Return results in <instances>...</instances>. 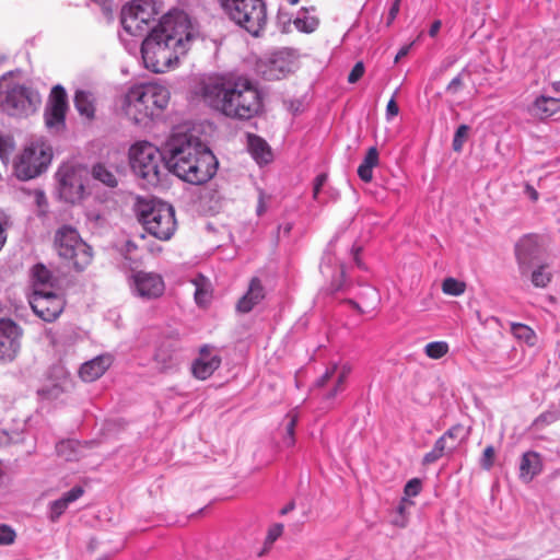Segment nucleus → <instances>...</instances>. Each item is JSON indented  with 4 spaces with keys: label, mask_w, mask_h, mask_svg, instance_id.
Segmentation results:
<instances>
[{
    "label": "nucleus",
    "mask_w": 560,
    "mask_h": 560,
    "mask_svg": "<svg viewBox=\"0 0 560 560\" xmlns=\"http://www.w3.org/2000/svg\"><path fill=\"white\" fill-rule=\"evenodd\" d=\"M409 49H410V45H407V46H404L399 49V51L397 52L396 57H395V62H397L399 59H401L402 57L407 56L408 52H409Z\"/></svg>",
    "instance_id": "nucleus-62"
},
{
    "label": "nucleus",
    "mask_w": 560,
    "mask_h": 560,
    "mask_svg": "<svg viewBox=\"0 0 560 560\" xmlns=\"http://www.w3.org/2000/svg\"><path fill=\"white\" fill-rule=\"evenodd\" d=\"M441 25H442V23L439 20H436L432 23V25L429 30V34L431 37H434L439 33Z\"/></svg>",
    "instance_id": "nucleus-61"
},
{
    "label": "nucleus",
    "mask_w": 560,
    "mask_h": 560,
    "mask_svg": "<svg viewBox=\"0 0 560 560\" xmlns=\"http://www.w3.org/2000/svg\"><path fill=\"white\" fill-rule=\"evenodd\" d=\"M515 256L520 275H528L540 260V246L537 236L526 235L515 245Z\"/></svg>",
    "instance_id": "nucleus-17"
},
{
    "label": "nucleus",
    "mask_w": 560,
    "mask_h": 560,
    "mask_svg": "<svg viewBox=\"0 0 560 560\" xmlns=\"http://www.w3.org/2000/svg\"><path fill=\"white\" fill-rule=\"evenodd\" d=\"M469 130L470 128L467 125H460L457 127L452 143L455 152H460L463 150L464 143L468 139Z\"/></svg>",
    "instance_id": "nucleus-43"
},
{
    "label": "nucleus",
    "mask_w": 560,
    "mask_h": 560,
    "mask_svg": "<svg viewBox=\"0 0 560 560\" xmlns=\"http://www.w3.org/2000/svg\"><path fill=\"white\" fill-rule=\"evenodd\" d=\"M448 343L445 341H432L425 345L424 353L433 360H439L447 354Z\"/></svg>",
    "instance_id": "nucleus-39"
},
{
    "label": "nucleus",
    "mask_w": 560,
    "mask_h": 560,
    "mask_svg": "<svg viewBox=\"0 0 560 560\" xmlns=\"http://www.w3.org/2000/svg\"><path fill=\"white\" fill-rule=\"evenodd\" d=\"M10 226L9 217L3 212L0 211V250L3 248L4 244L7 243L8 237V229Z\"/></svg>",
    "instance_id": "nucleus-48"
},
{
    "label": "nucleus",
    "mask_w": 560,
    "mask_h": 560,
    "mask_svg": "<svg viewBox=\"0 0 560 560\" xmlns=\"http://www.w3.org/2000/svg\"><path fill=\"white\" fill-rule=\"evenodd\" d=\"M462 88H463V80H462V75L458 74L448 83V85L446 86V91L451 94H456L462 90Z\"/></svg>",
    "instance_id": "nucleus-55"
},
{
    "label": "nucleus",
    "mask_w": 560,
    "mask_h": 560,
    "mask_svg": "<svg viewBox=\"0 0 560 560\" xmlns=\"http://www.w3.org/2000/svg\"><path fill=\"white\" fill-rule=\"evenodd\" d=\"M521 276L529 279L536 288H546L552 278L550 266L544 261L535 264L528 275Z\"/></svg>",
    "instance_id": "nucleus-30"
},
{
    "label": "nucleus",
    "mask_w": 560,
    "mask_h": 560,
    "mask_svg": "<svg viewBox=\"0 0 560 560\" xmlns=\"http://www.w3.org/2000/svg\"><path fill=\"white\" fill-rule=\"evenodd\" d=\"M72 388L69 371L61 364L54 365L48 372L47 381L37 389L42 399L55 400Z\"/></svg>",
    "instance_id": "nucleus-13"
},
{
    "label": "nucleus",
    "mask_w": 560,
    "mask_h": 560,
    "mask_svg": "<svg viewBox=\"0 0 560 560\" xmlns=\"http://www.w3.org/2000/svg\"><path fill=\"white\" fill-rule=\"evenodd\" d=\"M92 176L94 179L112 188L116 187L118 184L115 174L103 164H96L93 166Z\"/></svg>",
    "instance_id": "nucleus-37"
},
{
    "label": "nucleus",
    "mask_w": 560,
    "mask_h": 560,
    "mask_svg": "<svg viewBox=\"0 0 560 560\" xmlns=\"http://www.w3.org/2000/svg\"><path fill=\"white\" fill-rule=\"evenodd\" d=\"M226 16L237 26L257 37L268 21L267 5L264 0H219Z\"/></svg>",
    "instance_id": "nucleus-6"
},
{
    "label": "nucleus",
    "mask_w": 560,
    "mask_h": 560,
    "mask_svg": "<svg viewBox=\"0 0 560 560\" xmlns=\"http://www.w3.org/2000/svg\"><path fill=\"white\" fill-rule=\"evenodd\" d=\"M293 63L280 51L259 66L261 74L268 80H279L292 71Z\"/></svg>",
    "instance_id": "nucleus-21"
},
{
    "label": "nucleus",
    "mask_w": 560,
    "mask_h": 560,
    "mask_svg": "<svg viewBox=\"0 0 560 560\" xmlns=\"http://www.w3.org/2000/svg\"><path fill=\"white\" fill-rule=\"evenodd\" d=\"M15 540V532L8 525H0V545L8 546Z\"/></svg>",
    "instance_id": "nucleus-47"
},
{
    "label": "nucleus",
    "mask_w": 560,
    "mask_h": 560,
    "mask_svg": "<svg viewBox=\"0 0 560 560\" xmlns=\"http://www.w3.org/2000/svg\"><path fill=\"white\" fill-rule=\"evenodd\" d=\"M68 109L66 90L61 85H55L48 97L44 117L48 129L59 131L65 127V118Z\"/></svg>",
    "instance_id": "nucleus-12"
},
{
    "label": "nucleus",
    "mask_w": 560,
    "mask_h": 560,
    "mask_svg": "<svg viewBox=\"0 0 560 560\" xmlns=\"http://www.w3.org/2000/svg\"><path fill=\"white\" fill-rule=\"evenodd\" d=\"M198 36V26L186 12H167L142 42L144 67L155 73L165 72L187 54Z\"/></svg>",
    "instance_id": "nucleus-1"
},
{
    "label": "nucleus",
    "mask_w": 560,
    "mask_h": 560,
    "mask_svg": "<svg viewBox=\"0 0 560 560\" xmlns=\"http://www.w3.org/2000/svg\"><path fill=\"white\" fill-rule=\"evenodd\" d=\"M495 451L492 445L485 448L483 454L480 458V465L483 469L489 470L493 466Z\"/></svg>",
    "instance_id": "nucleus-46"
},
{
    "label": "nucleus",
    "mask_w": 560,
    "mask_h": 560,
    "mask_svg": "<svg viewBox=\"0 0 560 560\" xmlns=\"http://www.w3.org/2000/svg\"><path fill=\"white\" fill-rule=\"evenodd\" d=\"M136 213L144 230L160 241H168L176 231L175 211L171 205L160 200L140 199Z\"/></svg>",
    "instance_id": "nucleus-4"
},
{
    "label": "nucleus",
    "mask_w": 560,
    "mask_h": 560,
    "mask_svg": "<svg viewBox=\"0 0 560 560\" xmlns=\"http://www.w3.org/2000/svg\"><path fill=\"white\" fill-rule=\"evenodd\" d=\"M542 470V460L537 452L528 451L522 455L520 462V479L530 482Z\"/></svg>",
    "instance_id": "nucleus-24"
},
{
    "label": "nucleus",
    "mask_w": 560,
    "mask_h": 560,
    "mask_svg": "<svg viewBox=\"0 0 560 560\" xmlns=\"http://www.w3.org/2000/svg\"><path fill=\"white\" fill-rule=\"evenodd\" d=\"M298 422V415L296 413H289L287 416V423H285V435L283 438V445L287 447H291L294 445V429Z\"/></svg>",
    "instance_id": "nucleus-42"
},
{
    "label": "nucleus",
    "mask_w": 560,
    "mask_h": 560,
    "mask_svg": "<svg viewBox=\"0 0 560 560\" xmlns=\"http://www.w3.org/2000/svg\"><path fill=\"white\" fill-rule=\"evenodd\" d=\"M130 288L135 295L151 300L163 294L165 284L162 277L155 272L138 271L130 278Z\"/></svg>",
    "instance_id": "nucleus-14"
},
{
    "label": "nucleus",
    "mask_w": 560,
    "mask_h": 560,
    "mask_svg": "<svg viewBox=\"0 0 560 560\" xmlns=\"http://www.w3.org/2000/svg\"><path fill=\"white\" fill-rule=\"evenodd\" d=\"M248 150L252 156L258 163H268L271 161V151L267 142L257 136H248Z\"/></svg>",
    "instance_id": "nucleus-31"
},
{
    "label": "nucleus",
    "mask_w": 560,
    "mask_h": 560,
    "mask_svg": "<svg viewBox=\"0 0 560 560\" xmlns=\"http://www.w3.org/2000/svg\"><path fill=\"white\" fill-rule=\"evenodd\" d=\"M399 113V107L395 101V96H393L386 106V117L390 120L393 117L397 116Z\"/></svg>",
    "instance_id": "nucleus-56"
},
{
    "label": "nucleus",
    "mask_w": 560,
    "mask_h": 560,
    "mask_svg": "<svg viewBox=\"0 0 560 560\" xmlns=\"http://www.w3.org/2000/svg\"><path fill=\"white\" fill-rule=\"evenodd\" d=\"M166 166L180 179L201 185L217 172V159L210 149L185 127H177L165 145Z\"/></svg>",
    "instance_id": "nucleus-2"
},
{
    "label": "nucleus",
    "mask_w": 560,
    "mask_h": 560,
    "mask_svg": "<svg viewBox=\"0 0 560 560\" xmlns=\"http://www.w3.org/2000/svg\"><path fill=\"white\" fill-rule=\"evenodd\" d=\"M200 94L206 104L230 118L249 119L261 109L260 93L245 77L209 78Z\"/></svg>",
    "instance_id": "nucleus-3"
},
{
    "label": "nucleus",
    "mask_w": 560,
    "mask_h": 560,
    "mask_svg": "<svg viewBox=\"0 0 560 560\" xmlns=\"http://www.w3.org/2000/svg\"><path fill=\"white\" fill-rule=\"evenodd\" d=\"M129 163L132 172L147 186H156L167 168L166 159L160 150L147 141H140L130 147Z\"/></svg>",
    "instance_id": "nucleus-7"
},
{
    "label": "nucleus",
    "mask_w": 560,
    "mask_h": 560,
    "mask_svg": "<svg viewBox=\"0 0 560 560\" xmlns=\"http://www.w3.org/2000/svg\"><path fill=\"white\" fill-rule=\"evenodd\" d=\"M326 180H327L326 174H319L316 176L315 182H314V187H313V198L315 200L318 199L319 191H320L322 187L325 185Z\"/></svg>",
    "instance_id": "nucleus-54"
},
{
    "label": "nucleus",
    "mask_w": 560,
    "mask_h": 560,
    "mask_svg": "<svg viewBox=\"0 0 560 560\" xmlns=\"http://www.w3.org/2000/svg\"><path fill=\"white\" fill-rule=\"evenodd\" d=\"M350 372H351V366L348 364H343L340 368H338L337 364H334L329 369H327L325 374L316 382V385L318 387L325 386L328 383V381H330L332 378V376L337 373V377H336L335 385H334L332 389H330L326 394L327 399H334L338 395V393L343 390V384H345L347 377L349 376Z\"/></svg>",
    "instance_id": "nucleus-23"
},
{
    "label": "nucleus",
    "mask_w": 560,
    "mask_h": 560,
    "mask_svg": "<svg viewBox=\"0 0 560 560\" xmlns=\"http://www.w3.org/2000/svg\"><path fill=\"white\" fill-rule=\"evenodd\" d=\"M378 152L377 149L372 147L368 150L362 163L358 167L359 177L369 183L373 178V168L378 164Z\"/></svg>",
    "instance_id": "nucleus-33"
},
{
    "label": "nucleus",
    "mask_w": 560,
    "mask_h": 560,
    "mask_svg": "<svg viewBox=\"0 0 560 560\" xmlns=\"http://www.w3.org/2000/svg\"><path fill=\"white\" fill-rule=\"evenodd\" d=\"M447 431H453L454 434L452 438H447V442L455 443V448L463 442L465 439L464 429L462 425H454Z\"/></svg>",
    "instance_id": "nucleus-51"
},
{
    "label": "nucleus",
    "mask_w": 560,
    "mask_h": 560,
    "mask_svg": "<svg viewBox=\"0 0 560 560\" xmlns=\"http://www.w3.org/2000/svg\"><path fill=\"white\" fill-rule=\"evenodd\" d=\"M28 301L33 312L45 322L57 319L65 307V301L59 290L32 292Z\"/></svg>",
    "instance_id": "nucleus-11"
},
{
    "label": "nucleus",
    "mask_w": 560,
    "mask_h": 560,
    "mask_svg": "<svg viewBox=\"0 0 560 560\" xmlns=\"http://www.w3.org/2000/svg\"><path fill=\"white\" fill-rule=\"evenodd\" d=\"M59 194L67 202H78L83 198L84 185L79 172L72 167H65L58 172Z\"/></svg>",
    "instance_id": "nucleus-18"
},
{
    "label": "nucleus",
    "mask_w": 560,
    "mask_h": 560,
    "mask_svg": "<svg viewBox=\"0 0 560 560\" xmlns=\"http://www.w3.org/2000/svg\"><path fill=\"white\" fill-rule=\"evenodd\" d=\"M332 264L334 258L329 254H325V256L323 257V261L320 264V271L324 276H331L332 278L335 275H338L339 278L337 280L332 279L331 281V290L338 291L342 288L341 278L343 277V270L339 266L332 267Z\"/></svg>",
    "instance_id": "nucleus-34"
},
{
    "label": "nucleus",
    "mask_w": 560,
    "mask_h": 560,
    "mask_svg": "<svg viewBox=\"0 0 560 560\" xmlns=\"http://www.w3.org/2000/svg\"><path fill=\"white\" fill-rule=\"evenodd\" d=\"M221 361V357L214 348L203 346L192 362V375L201 381L207 380L219 369Z\"/></svg>",
    "instance_id": "nucleus-20"
},
{
    "label": "nucleus",
    "mask_w": 560,
    "mask_h": 560,
    "mask_svg": "<svg viewBox=\"0 0 560 560\" xmlns=\"http://www.w3.org/2000/svg\"><path fill=\"white\" fill-rule=\"evenodd\" d=\"M125 249L127 254H131L133 250L137 249V245L133 242L128 241L125 245Z\"/></svg>",
    "instance_id": "nucleus-63"
},
{
    "label": "nucleus",
    "mask_w": 560,
    "mask_h": 560,
    "mask_svg": "<svg viewBox=\"0 0 560 560\" xmlns=\"http://www.w3.org/2000/svg\"><path fill=\"white\" fill-rule=\"evenodd\" d=\"M84 493V489L80 486L73 487L61 498L49 503L48 517L51 522H56L68 509V506L80 499Z\"/></svg>",
    "instance_id": "nucleus-25"
},
{
    "label": "nucleus",
    "mask_w": 560,
    "mask_h": 560,
    "mask_svg": "<svg viewBox=\"0 0 560 560\" xmlns=\"http://www.w3.org/2000/svg\"><path fill=\"white\" fill-rule=\"evenodd\" d=\"M52 158L51 148L44 141L31 142L14 160V174L19 179L28 180L42 174Z\"/></svg>",
    "instance_id": "nucleus-9"
},
{
    "label": "nucleus",
    "mask_w": 560,
    "mask_h": 560,
    "mask_svg": "<svg viewBox=\"0 0 560 560\" xmlns=\"http://www.w3.org/2000/svg\"><path fill=\"white\" fill-rule=\"evenodd\" d=\"M39 94L11 74L0 78V110L13 117H26L38 108Z\"/></svg>",
    "instance_id": "nucleus-5"
},
{
    "label": "nucleus",
    "mask_w": 560,
    "mask_h": 560,
    "mask_svg": "<svg viewBox=\"0 0 560 560\" xmlns=\"http://www.w3.org/2000/svg\"><path fill=\"white\" fill-rule=\"evenodd\" d=\"M557 419V417L555 416L553 412H547V413H544L541 416H539L536 420V422H546V423H550L552 421H555Z\"/></svg>",
    "instance_id": "nucleus-60"
},
{
    "label": "nucleus",
    "mask_w": 560,
    "mask_h": 560,
    "mask_svg": "<svg viewBox=\"0 0 560 560\" xmlns=\"http://www.w3.org/2000/svg\"><path fill=\"white\" fill-rule=\"evenodd\" d=\"M292 230V223L290 222H287V223H283V224H280L278 226V237H280L281 235L283 236H288L290 234Z\"/></svg>",
    "instance_id": "nucleus-59"
},
{
    "label": "nucleus",
    "mask_w": 560,
    "mask_h": 560,
    "mask_svg": "<svg viewBox=\"0 0 560 560\" xmlns=\"http://www.w3.org/2000/svg\"><path fill=\"white\" fill-rule=\"evenodd\" d=\"M267 210V199H266V196L262 191H259V197H258V205H257V209H256V212L258 215H261L262 213H265Z\"/></svg>",
    "instance_id": "nucleus-58"
},
{
    "label": "nucleus",
    "mask_w": 560,
    "mask_h": 560,
    "mask_svg": "<svg viewBox=\"0 0 560 560\" xmlns=\"http://www.w3.org/2000/svg\"><path fill=\"white\" fill-rule=\"evenodd\" d=\"M121 110L125 117L135 125L145 126L152 119L158 117V115L152 112L151 107L149 108L144 105L143 100H141V95H138L135 88H131L125 95Z\"/></svg>",
    "instance_id": "nucleus-16"
},
{
    "label": "nucleus",
    "mask_w": 560,
    "mask_h": 560,
    "mask_svg": "<svg viewBox=\"0 0 560 560\" xmlns=\"http://www.w3.org/2000/svg\"><path fill=\"white\" fill-rule=\"evenodd\" d=\"M282 532L283 526L281 524L273 525L268 532L266 542L269 545L273 544L281 536Z\"/></svg>",
    "instance_id": "nucleus-53"
},
{
    "label": "nucleus",
    "mask_w": 560,
    "mask_h": 560,
    "mask_svg": "<svg viewBox=\"0 0 560 560\" xmlns=\"http://www.w3.org/2000/svg\"><path fill=\"white\" fill-rule=\"evenodd\" d=\"M363 74H364V65H363V62L359 61L354 65L351 72L349 73L348 82L355 83L362 78Z\"/></svg>",
    "instance_id": "nucleus-52"
},
{
    "label": "nucleus",
    "mask_w": 560,
    "mask_h": 560,
    "mask_svg": "<svg viewBox=\"0 0 560 560\" xmlns=\"http://www.w3.org/2000/svg\"><path fill=\"white\" fill-rule=\"evenodd\" d=\"M141 95V100L152 112L160 116L163 110L167 107L170 102V91L166 86L158 83H148L142 85L133 86Z\"/></svg>",
    "instance_id": "nucleus-19"
},
{
    "label": "nucleus",
    "mask_w": 560,
    "mask_h": 560,
    "mask_svg": "<svg viewBox=\"0 0 560 560\" xmlns=\"http://www.w3.org/2000/svg\"><path fill=\"white\" fill-rule=\"evenodd\" d=\"M159 11L154 0H132L122 7L120 23L126 33L141 36L148 30Z\"/></svg>",
    "instance_id": "nucleus-10"
},
{
    "label": "nucleus",
    "mask_w": 560,
    "mask_h": 560,
    "mask_svg": "<svg viewBox=\"0 0 560 560\" xmlns=\"http://www.w3.org/2000/svg\"><path fill=\"white\" fill-rule=\"evenodd\" d=\"M74 106L81 116L86 119L94 118L95 98L92 93L86 91H77L74 95Z\"/></svg>",
    "instance_id": "nucleus-32"
},
{
    "label": "nucleus",
    "mask_w": 560,
    "mask_h": 560,
    "mask_svg": "<svg viewBox=\"0 0 560 560\" xmlns=\"http://www.w3.org/2000/svg\"><path fill=\"white\" fill-rule=\"evenodd\" d=\"M112 364L113 357L110 354H101L83 363L79 370V375L84 382H94L98 380Z\"/></svg>",
    "instance_id": "nucleus-22"
},
{
    "label": "nucleus",
    "mask_w": 560,
    "mask_h": 560,
    "mask_svg": "<svg viewBox=\"0 0 560 560\" xmlns=\"http://www.w3.org/2000/svg\"><path fill=\"white\" fill-rule=\"evenodd\" d=\"M57 454L65 460H77L82 455L83 447L78 441H62L56 446Z\"/></svg>",
    "instance_id": "nucleus-35"
},
{
    "label": "nucleus",
    "mask_w": 560,
    "mask_h": 560,
    "mask_svg": "<svg viewBox=\"0 0 560 560\" xmlns=\"http://www.w3.org/2000/svg\"><path fill=\"white\" fill-rule=\"evenodd\" d=\"M92 2L100 7L104 18L108 22L113 21V0H92Z\"/></svg>",
    "instance_id": "nucleus-49"
},
{
    "label": "nucleus",
    "mask_w": 560,
    "mask_h": 560,
    "mask_svg": "<svg viewBox=\"0 0 560 560\" xmlns=\"http://www.w3.org/2000/svg\"><path fill=\"white\" fill-rule=\"evenodd\" d=\"M265 298V291L259 279L254 278L249 283L247 292L240 299L237 303V311L242 313L250 312L255 305L260 303Z\"/></svg>",
    "instance_id": "nucleus-27"
},
{
    "label": "nucleus",
    "mask_w": 560,
    "mask_h": 560,
    "mask_svg": "<svg viewBox=\"0 0 560 560\" xmlns=\"http://www.w3.org/2000/svg\"><path fill=\"white\" fill-rule=\"evenodd\" d=\"M155 362L162 371L172 369L175 364L174 355L163 349H159L154 357Z\"/></svg>",
    "instance_id": "nucleus-45"
},
{
    "label": "nucleus",
    "mask_w": 560,
    "mask_h": 560,
    "mask_svg": "<svg viewBox=\"0 0 560 560\" xmlns=\"http://www.w3.org/2000/svg\"><path fill=\"white\" fill-rule=\"evenodd\" d=\"M511 332L516 339L524 341L526 345L530 347H534L537 343V336L535 331L527 325L512 323Z\"/></svg>",
    "instance_id": "nucleus-36"
},
{
    "label": "nucleus",
    "mask_w": 560,
    "mask_h": 560,
    "mask_svg": "<svg viewBox=\"0 0 560 560\" xmlns=\"http://www.w3.org/2000/svg\"><path fill=\"white\" fill-rule=\"evenodd\" d=\"M32 292L58 291L57 279L44 265H35L32 269Z\"/></svg>",
    "instance_id": "nucleus-26"
},
{
    "label": "nucleus",
    "mask_w": 560,
    "mask_h": 560,
    "mask_svg": "<svg viewBox=\"0 0 560 560\" xmlns=\"http://www.w3.org/2000/svg\"><path fill=\"white\" fill-rule=\"evenodd\" d=\"M399 8H400V0H395L389 9V12H388L387 25H390L394 22L397 14L399 13Z\"/></svg>",
    "instance_id": "nucleus-57"
},
{
    "label": "nucleus",
    "mask_w": 560,
    "mask_h": 560,
    "mask_svg": "<svg viewBox=\"0 0 560 560\" xmlns=\"http://www.w3.org/2000/svg\"><path fill=\"white\" fill-rule=\"evenodd\" d=\"M466 290V284L455 278H446L442 283V291L452 296H459Z\"/></svg>",
    "instance_id": "nucleus-40"
},
{
    "label": "nucleus",
    "mask_w": 560,
    "mask_h": 560,
    "mask_svg": "<svg viewBox=\"0 0 560 560\" xmlns=\"http://www.w3.org/2000/svg\"><path fill=\"white\" fill-rule=\"evenodd\" d=\"M293 508H294V505L291 503V504L287 505L284 509H282L281 513L285 514V513L292 511Z\"/></svg>",
    "instance_id": "nucleus-64"
},
{
    "label": "nucleus",
    "mask_w": 560,
    "mask_h": 560,
    "mask_svg": "<svg viewBox=\"0 0 560 560\" xmlns=\"http://www.w3.org/2000/svg\"><path fill=\"white\" fill-rule=\"evenodd\" d=\"M421 490V481L418 478L409 480L404 489L406 497H416Z\"/></svg>",
    "instance_id": "nucleus-50"
},
{
    "label": "nucleus",
    "mask_w": 560,
    "mask_h": 560,
    "mask_svg": "<svg viewBox=\"0 0 560 560\" xmlns=\"http://www.w3.org/2000/svg\"><path fill=\"white\" fill-rule=\"evenodd\" d=\"M529 112L540 119L548 118L560 112V98L541 95L535 100Z\"/></svg>",
    "instance_id": "nucleus-28"
},
{
    "label": "nucleus",
    "mask_w": 560,
    "mask_h": 560,
    "mask_svg": "<svg viewBox=\"0 0 560 560\" xmlns=\"http://www.w3.org/2000/svg\"><path fill=\"white\" fill-rule=\"evenodd\" d=\"M21 328L11 319H0V360L13 361L21 349Z\"/></svg>",
    "instance_id": "nucleus-15"
},
{
    "label": "nucleus",
    "mask_w": 560,
    "mask_h": 560,
    "mask_svg": "<svg viewBox=\"0 0 560 560\" xmlns=\"http://www.w3.org/2000/svg\"><path fill=\"white\" fill-rule=\"evenodd\" d=\"M453 431H446L435 443L429 453L423 456V464L430 465L435 463L442 456L453 452L455 450V443L447 442V438H452Z\"/></svg>",
    "instance_id": "nucleus-29"
},
{
    "label": "nucleus",
    "mask_w": 560,
    "mask_h": 560,
    "mask_svg": "<svg viewBox=\"0 0 560 560\" xmlns=\"http://www.w3.org/2000/svg\"><path fill=\"white\" fill-rule=\"evenodd\" d=\"M54 246L59 257L77 270H83L92 261L91 247L70 225H62L56 231Z\"/></svg>",
    "instance_id": "nucleus-8"
},
{
    "label": "nucleus",
    "mask_w": 560,
    "mask_h": 560,
    "mask_svg": "<svg viewBox=\"0 0 560 560\" xmlns=\"http://www.w3.org/2000/svg\"><path fill=\"white\" fill-rule=\"evenodd\" d=\"M293 23L299 31L311 33L317 27L318 20L316 16L311 15L307 10H303L293 20Z\"/></svg>",
    "instance_id": "nucleus-38"
},
{
    "label": "nucleus",
    "mask_w": 560,
    "mask_h": 560,
    "mask_svg": "<svg viewBox=\"0 0 560 560\" xmlns=\"http://www.w3.org/2000/svg\"><path fill=\"white\" fill-rule=\"evenodd\" d=\"M406 504H412L411 501L404 498L399 505L397 506L396 514L392 520L393 525L404 528L407 526L408 517L406 512Z\"/></svg>",
    "instance_id": "nucleus-44"
},
{
    "label": "nucleus",
    "mask_w": 560,
    "mask_h": 560,
    "mask_svg": "<svg viewBox=\"0 0 560 560\" xmlns=\"http://www.w3.org/2000/svg\"><path fill=\"white\" fill-rule=\"evenodd\" d=\"M196 285L195 300L199 305H206L209 303L211 294L206 284V279L200 277L194 281Z\"/></svg>",
    "instance_id": "nucleus-41"
}]
</instances>
